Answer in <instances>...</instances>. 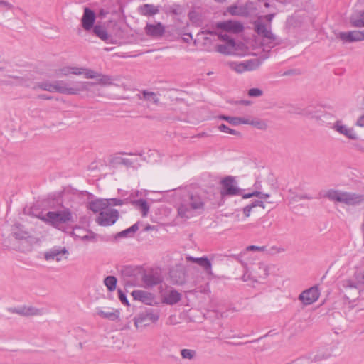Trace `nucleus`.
<instances>
[{"mask_svg":"<svg viewBox=\"0 0 364 364\" xmlns=\"http://www.w3.org/2000/svg\"><path fill=\"white\" fill-rule=\"evenodd\" d=\"M95 79L97 80V82H95L94 85H92L90 87L89 90H84L83 92H85V91L90 92L91 87L93 86H95L96 85H100L102 86H109V85H114L113 79L111 76L107 75H104L101 73H100L97 75V77H95ZM92 82L94 83V82Z\"/></svg>","mask_w":364,"mask_h":364,"instance_id":"nucleus-32","label":"nucleus"},{"mask_svg":"<svg viewBox=\"0 0 364 364\" xmlns=\"http://www.w3.org/2000/svg\"><path fill=\"white\" fill-rule=\"evenodd\" d=\"M119 217V213L116 209L108 208L98 214L95 221L101 226H110L116 223Z\"/></svg>","mask_w":364,"mask_h":364,"instance_id":"nucleus-10","label":"nucleus"},{"mask_svg":"<svg viewBox=\"0 0 364 364\" xmlns=\"http://www.w3.org/2000/svg\"><path fill=\"white\" fill-rule=\"evenodd\" d=\"M117 279L114 276H107L104 279V284L109 291H113L116 289Z\"/></svg>","mask_w":364,"mask_h":364,"instance_id":"nucleus-42","label":"nucleus"},{"mask_svg":"<svg viewBox=\"0 0 364 364\" xmlns=\"http://www.w3.org/2000/svg\"><path fill=\"white\" fill-rule=\"evenodd\" d=\"M329 356H330V354H324L323 353H318L317 354L314 355H310L309 357H311V358L313 359V364H314L316 362H318V361H321L323 360H326L328 358H329Z\"/></svg>","mask_w":364,"mask_h":364,"instance_id":"nucleus-47","label":"nucleus"},{"mask_svg":"<svg viewBox=\"0 0 364 364\" xmlns=\"http://www.w3.org/2000/svg\"><path fill=\"white\" fill-rule=\"evenodd\" d=\"M144 30L146 34L152 38L161 37L165 33V27L160 22L156 24L147 23Z\"/></svg>","mask_w":364,"mask_h":364,"instance_id":"nucleus-21","label":"nucleus"},{"mask_svg":"<svg viewBox=\"0 0 364 364\" xmlns=\"http://www.w3.org/2000/svg\"><path fill=\"white\" fill-rule=\"evenodd\" d=\"M159 316L160 314L158 310L146 309L134 317V326L137 328L148 326L151 323H156Z\"/></svg>","mask_w":364,"mask_h":364,"instance_id":"nucleus-8","label":"nucleus"},{"mask_svg":"<svg viewBox=\"0 0 364 364\" xmlns=\"http://www.w3.org/2000/svg\"><path fill=\"white\" fill-rule=\"evenodd\" d=\"M182 295L177 290L171 289L161 294V301L168 305H174L179 302Z\"/></svg>","mask_w":364,"mask_h":364,"instance_id":"nucleus-18","label":"nucleus"},{"mask_svg":"<svg viewBox=\"0 0 364 364\" xmlns=\"http://www.w3.org/2000/svg\"><path fill=\"white\" fill-rule=\"evenodd\" d=\"M262 63V60L259 58H252L248 60L244 61L245 71L255 70L259 68Z\"/></svg>","mask_w":364,"mask_h":364,"instance_id":"nucleus-36","label":"nucleus"},{"mask_svg":"<svg viewBox=\"0 0 364 364\" xmlns=\"http://www.w3.org/2000/svg\"><path fill=\"white\" fill-rule=\"evenodd\" d=\"M294 113L327 124L330 123V120L333 117L331 114L326 112L321 107L314 105L298 108Z\"/></svg>","mask_w":364,"mask_h":364,"instance_id":"nucleus-7","label":"nucleus"},{"mask_svg":"<svg viewBox=\"0 0 364 364\" xmlns=\"http://www.w3.org/2000/svg\"><path fill=\"white\" fill-rule=\"evenodd\" d=\"M228 65L232 70L236 71L238 73H242L245 71L244 62L237 63L230 61L228 63Z\"/></svg>","mask_w":364,"mask_h":364,"instance_id":"nucleus-43","label":"nucleus"},{"mask_svg":"<svg viewBox=\"0 0 364 364\" xmlns=\"http://www.w3.org/2000/svg\"><path fill=\"white\" fill-rule=\"evenodd\" d=\"M355 124L360 127H364V114L358 119Z\"/></svg>","mask_w":364,"mask_h":364,"instance_id":"nucleus-59","label":"nucleus"},{"mask_svg":"<svg viewBox=\"0 0 364 364\" xmlns=\"http://www.w3.org/2000/svg\"><path fill=\"white\" fill-rule=\"evenodd\" d=\"M68 254L69 252L66 247L55 246L45 252L44 258L47 261L55 260L60 262L63 259H68Z\"/></svg>","mask_w":364,"mask_h":364,"instance_id":"nucleus-12","label":"nucleus"},{"mask_svg":"<svg viewBox=\"0 0 364 364\" xmlns=\"http://www.w3.org/2000/svg\"><path fill=\"white\" fill-rule=\"evenodd\" d=\"M92 31L96 36L105 42H109L112 38L104 26L96 25L92 28Z\"/></svg>","mask_w":364,"mask_h":364,"instance_id":"nucleus-33","label":"nucleus"},{"mask_svg":"<svg viewBox=\"0 0 364 364\" xmlns=\"http://www.w3.org/2000/svg\"><path fill=\"white\" fill-rule=\"evenodd\" d=\"M253 196L258 197L260 200H255V201H252L250 204L246 205L243 208L242 212L243 214L245 215V217H249L250 215V213L253 208L256 207H262L263 209L265 208L264 202L261 200L262 199H267L269 198V194L268 193H263L259 191H254L252 193H245L242 195L243 198H250Z\"/></svg>","mask_w":364,"mask_h":364,"instance_id":"nucleus-9","label":"nucleus"},{"mask_svg":"<svg viewBox=\"0 0 364 364\" xmlns=\"http://www.w3.org/2000/svg\"><path fill=\"white\" fill-rule=\"evenodd\" d=\"M132 296L135 300H139L146 304H150V302L153 299L152 294L151 293L142 290L133 291Z\"/></svg>","mask_w":364,"mask_h":364,"instance_id":"nucleus-30","label":"nucleus"},{"mask_svg":"<svg viewBox=\"0 0 364 364\" xmlns=\"http://www.w3.org/2000/svg\"><path fill=\"white\" fill-rule=\"evenodd\" d=\"M207 198L199 193H182L177 205L178 215L185 220L201 215L205 208Z\"/></svg>","mask_w":364,"mask_h":364,"instance_id":"nucleus-2","label":"nucleus"},{"mask_svg":"<svg viewBox=\"0 0 364 364\" xmlns=\"http://www.w3.org/2000/svg\"><path fill=\"white\" fill-rule=\"evenodd\" d=\"M31 239L30 233L24 226L16 223L11 226V233L4 238L3 244L9 249L25 252L31 250Z\"/></svg>","mask_w":364,"mask_h":364,"instance_id":"nucleus-5","label":"nucleus"},{"mask_svg":"<svg viewBox=\"0 0 364 364\" xmlns=\"http://www.w3.org/2000/svg\"><path fill=\"white\" fill-rule=\"evenodd\" d=\"M196 264L200 266L206 272L210 274L212 264L210 261L205 257H199L196 260Z\"/></svg>","mask_w":364,"mask_h":364,"instance_id":"nucleus-39","label":"nucleus"},{"mask_svg":"<svg viewBox=\"0 0 364 364\" xmlns=\"http://www.w3.org/2000/svg\"><path fill=\"white\" fill-rule=\"evenodd\" d=\"M216 51L224 55H232L235 52V42L234 40H228V42L216 47Z\"/></svg>","mask_w":364,"mask_h":364,"instance_id":"nucleus-26","label":"nucleus"},{"mask_svg":"<svg viewBox=\"0 0 364 364\" xmlns=\"http://www.w3.org/2000/svg\"><path fill=\"white\" fill-rule=\"evenodd\" d=\"M12 313L17 314L30 316H41L44 314L43 309H37L31 306H23L16 308H13L9 310Z\"/></svg>","mask_w":364,"mask_h":364,"instance_id":"nucleus-16","label":"nucleus"},{"mask_svg":"<svg viewBox=\"0 0 364 364\" xmlns=\"http://www.w3.org/2000/svg\"><path fill=\"white\" fill-rule=\"evenodd\" d=\"M240 191L234 177L227 176L221 181L220 194L222 196L240 195Z\"/></svg>","mask_w":364,"mask_h":364,"instance_id":"nucleus-11","label":"nucleus"},{"mask_svg":"<svg viewBox=\"0 0 364 364\" xmlns=\"http://www.w3.org/2000/svg\"><path fill=\"white\" fill-rule=\"evenodd\" d=\"M298 198L300 199V200H303V199H308V200H311L313 198L307 194H303V195H300L298 196Z\"/></svg>","mask_w":364,"mask_h":364,"instance_id":"nucleus-62","label":"nucleus"},{"mask_svg":"<svg viewBox=\"0 0 364 364\" xmlns=\"http://www.w3.org/2000/svg\"><path fill=\"white\" fill-rule=\"evenodd\" d=\"M118 292H119V299L122 301V303L125 304H129V302H128L126 295L121 290H119Z\"/></svg>","mask_w":364,"mask_h":364,"instance_id":"nucleus-56","label":"nucleus"},{"mask_svg":"<svg viewBox=\"0 0 364 364\" xmlns=\"http://www.w3.org/2000/svg\"><path fill=\"white\" fill-rule=\"evenodd\" d=\"M111 200L112 201V203H109L110 205H120L122 204V200H120V199H117V198H112L111 199Z\"/></svg>","mask_w":364,"mask_h":364,"instance_id":"nucleus-60","label":"nucleus"},{"mask_svg":"<svg viewBox=\"0 0 364 364\" xmlns=\"http://www.w3.org/2000/svg\"><path fill=\"white\" fill-rule=\"evenodd\" d=\"M269 275V267L264 263L259 262L257 264V269L254 271L252 276L255 282L259 279H265Z\"/></svg>","mask_w":364,"mask_h":364,"instance_id":"nucleus-29","label":"nucleus"},{"mask_svg":"<svg viewBox=\"0 0 364 364\" xmlns=\"http://www.w3.org/2000/svg\"><path fill=\"white\" fill-rule=\"evenodd\" d=\"M41 220L53 227L60 230L63 224L73 223V213L69 208L62 210L49 211L46 215L40 217Z\"/></svg>","mask_w":364,"mask_h":364,"instance_id":"nucleus-6","label":"nucleus"},{"mask_svg":"<svg viewBox=\"0 0 364 364\" xmlns=\"http://www.w3.org/2000/svg\"><path fill=\"white\" fill-rule=\"evenodd\" d=\"M97 314L104 318H107L110 321H116L119 316V311L117 310L115 311H105L99 309L97 311Z\"/></svg>","mask_w":364,"mask_h":364,"instance_id":"nucleus-38","label":"nucleus"},{"mask_svg":"<svg viewBox=\"0 0 364 364\" xmlns=\"http://www.w3.org/2000/svg\"><path fill=\"white\" fill-rule=\"evenodd\" d=\"M138 96L140 100L151 102L155 105H159V95L156 92L143 90L141 92V95H138Z\"/></svg>","mask_w":364,"mask_h":364,"instance_id":"nucleus-34","label":"nucleus"},{"mask_svg":"<svg viewBox=\"0 0 364 364\" xmlns=\"http://www.w3.org/2000/svg\"><path fill=\"white\" fill-rule=\"evenodd\" d=\"M135 205L139 208L142 213V215L144 217L146 216L149 211V205H148V203L144 199H139L137 200H135L134 202Z\"/></svg>","mask_w":364,"mask_h":364,"instance_id":"nucleus-41","label":"nucleus"},{"mask_svg":"<svg viewBox=\"0 0 364 364\" xmlns=\"http://www.w3.org/2000/svg\"><path fill=\"white\" fill-rule=\"evenodd\" d=\"M10 78H12L15 80V82H9V81H1V85H21V86H25V87H31L32 82L26 78L25 77H18V76H13V75H9Z\"/></svg>","mask_w":364,"mask_h":364,"instance_id":"nucleus-27","label":"nucleus"},{"mask_svg":"<svg viewBox=\"0 0 364 364\" xmlns=\"http://www.w3.org/2000/svg\"><path fill=\"white\" fill-rule=\"evenodd\" d=\"M218 129L222 132L228 133L230 134H233V135H240V133L238 132L237 131L232 129L223 124H220L218 127Z\"/></svg>","mask_w":364,"mask_h":364,"instance_id":"nucleus-46","label":"nucleus"},{"mask_svg":"<svg viewBox=\"0 0 364 364\" xmlns=\"http://www.w3.org/2000/svg\"><path fill=\"white\" fill-rule=\"evenodd\" d=\"M337 38L344 43H353L364 40V31H351L348 32H340L336 36Z\"/></svg>","mask_w":364,"mask_h":364,"instance_id":"nucleus-14","label":"nucleus"},{"mask_svg":"<svg viewBox=\"0 0 364 364\" xmlns=\"http://www.w3.org/2000/svg\"><path fill=\"white\" fill-rule=\"evenodd\" d=\"M159 6H155L154 4H145L138 8V12L144 16H152L159 12Z\"/></svg>","mask_w":364,"mask_h":364,"instance_id":"nucleus-25","label":"nucleus"},{"mask_svg":"<svg viewBox=\"0 0 364 364\" xmlns=\"http://www.w3.org/2000/svg\"><path fill=\"white\" fill-rule=\"evenodd\" d=\"M94 84L88 82H77L71 86L63 80H56L52 82L46 81L37 83L33 88L64 95H78L84 90H89L90 87Z\"/></svg>","mask_w":364,"mask_h":364,"instance_id":"nucleus-4","label":"nucleus"},{"mask_svg":"<svg viewBox=\"0 0 364 364\" xmlns=\"http://www.w3.org/2000/svg\"><path fill=\"white\" fill-rule=\"evenodd\" d=\"M71 67H65L60 70V75L67 76L70 73Z\"/></svg>","mask_w":364,"mask_h":364,"instance_id":"nucleus-57","label":"nucleus"},{"mask_svg":"<svg viewBox=\"0 0 364 364\" xmlns=\"http://www.w3.org/2000/svg\"><path fill=\"white\" fill-rule=\"evenodd\" d=\"M95 20V14L94 11L89 8H85L82 18V26L83 28L85 31L91 30L94 27Z\"/></svg>","mask_w":364,"mask_h":364,"instance_id":"nucleus-23","label":"nucleus"},{"mask_svg":"<svg viewBox=\"0 0 364 364\" xmlns=\"http://www.w3.org/2000/svg\"><path fill=\"white\" fill-rule=\"evenodd\" d=\"M141 280L146 288H151L160 284L163 282V278L159 272H151L145 273L142 276Z\"/></svg>","mask_w":364,"mask_h":364,"instance_id":"nucleus-15","label":"nucleus"},{"mask_svg":"<svg viewBox=\"0 0 364 364\" xmlns=\"http://www.w3.org/2000/svg\"><path fill=\"white\" fill-rule=\"evenodd\" d=\"M112 163L114 166L122 165L127 168H129L133 166L135 161L128 158H124L122 156H114L112 160Z\"/></svg>","mask_w":364,"mask_h":364,"instance_id":"nucleus-35","label":"nucleus"},{"mask_svg":"<svg viewBox=\"0 0 364 364\" xmlns=\"http://www.w3.org/2000/svg\"><path fill=\"white\" fill-rule=\"evenodd\" d=\"M274 14H267L264 16V18L267 21H268L269 23H270L272 19L274 18Z\"/></svg>","mask_w":364,"mask_h":364,"instance_id":"nucleus-61","label":"nucleus"},{"mask_svg":"<svg viewBox=\"0 0 364 364\" xmlns=\"http://www.w3.org/2000/svg\"><path fill=\"white\" fill-rule=\"evenodd\" d=\"M285 252V249L282 247L272 246L268 250V253L270 255H275Z\"/></svg>","mask_w":364,"mask_h":364,"instance_id":"nucleus-50","label":"nucleus"},{"mask_svg":"<svg viewBox=\"0 0 364 364\" xmlns=\"http://www.w3.org/2000/svg\"><path fill=\"white\" fill-rule=\"evenodd\" d=\"M250 125L253 126L259 129H266L267 124L264 120L261 119H250Z\"/></svg>","mask_w":364,"mask_h":364,"instance_id":"nucleus-45","label":"nucleus"},{"mask_svg":"<svg viewBox=\"0 0 364 364\" xmlns=\"http://www.w3.org/2000/svg\"><path fill=\"white\" fill-rule=\"evenodd\" d=\"M139 230V225L137 223L134 224L130 228L118 232L116 237H132L134 233Z\"/></svg>","mask_w":364,"mask_h":364,"instance_id":"nucleus-37","label":"nucleus"},{"mask_svg":"<svg viewBox=\"0 0 364 364\" xmlns=\"http://www.w3.org/2000/svg\"><path fill=\"white\" fill-rule=\"evenodd\" d=\"M236 125L238 124H250V119L244 118V117H237Z\"/></svg>","mask_w":364,"mask_h":364,"instance_id":"nucleus-54","label":"nucleus"},{"mask_svg":"<svg viewBox=\"0 0 364 364\" xmlns=\"http://www.w3.org/2000/svg\"><path fill=\"white\" fill-rule=\"evenodd\" d=\"M324 193H325L323 196L327 198L333 202L343 203L344 191L329 189Z\"/></svg>","mask_w":364,"mask_h":364,"instance_id":"nucleus-31","label":"nucleus"},{"mask_svg":"<svg viewBox=\"0 0 364 364\" xmlns=\"http://www.w3.org/2000/svg\"><path fill=\"white\" fill-rule=\"evenodd\" d=\"M255 28L257 33L262 38L269 40V43L277 41V36L272 33L271 29L268 28L264 23L262 22H255Z\"/></svg>","mask_w":364,"mask_h":364,"instance_id":"nucleus-20","label":"nucleus"},{"mask_svg":"<svg viewBox=\"0 0 364 364\" xmlns=\"http://www.w3.org/2000/svg\"><path fill=\"white\" fill-rule=\"evenodd\" d=\"M220 118L224 120H226L230 124L235 126L236 125V121L237 117H228L225 115L220 116Z\"/></svg>","mask_w":364,"mask_h":364,"instance_id":"nucleus-51","label":"nucleus"},{"mask_svg":"<svg viewBox=\"0 0 364 364\" xmlns=\"http://www.w3.org/2000/svg\"><path fill=\"white\" fill-rule=\"evenodd\" d=\"M216 27L217 28L222 29L228 32H232L234 33H238L242 31L244 28L242 23L233 21L218 22L216 23Z\"/></svg>","mask_w":364,"mask_h":364,"instance_id":"nucleus-17","label":"nucleus"},{"mask_svg":"<svg viewBox=\"0 0 364 364\" xmlns=\"http://www.w3.org/2000/svg\"><path fill=\"white\" fill-rule=\"evenodd\" d=\"M350 23L355 28L364 27V10L354 12L350 17Z\"/></svg>","mask_w":364,"mask_h":364,"instance_id":"nucleus-28","label":"nucleus"},{"mask_svg":"<svg viewBox=\"0 0 364 364\" xmlns=\"http://www.w3.org/2000/svg\"><path fill=\"white\" fill-rule=\"evenodd\" d=\"M199 257H193L192 256H188L186 257V260L188 262H193L194 263H196V260L198 259Z\"/></svg>","mask_w":364,"mask_h":364,"instance_id":"nucleus-63","label":"nucleus"},{"mask_svg":"<svg viewBox=\"0 0 364 364\" xmlns=\"http://www.w3.org/2000/svg\"><path fill=\"white\" fill-rule=\"evenodd\" d=\"M84 71L83 68H77V67H71L70 68V73L79 75H82Z\"/></svg>","mask_w":364,"mask_h":364,"instance_id":"nucleus-52","label":"nucleus"},{"mask_svg":"<svg viewBox=\"0 0 364 364\" xmlns=\"http://www.w3.org/2000/svg\"><path fill=\"white\" fill-rule=\"evenodd\" d=\"M364 202V194L344 192L343 203L347 205H360Z\"/></svg>","mask_w":364,"mask_h":364,"instance_id":"nucleus-19","label":"nucleus"},{"mask_svg":"<svg viewBox=\"0 0 364 364\" xmlns=\"http://www.w3.org/2000/svg\"><path fill=\"white\" fill-rule=\"evenodd\" d=\"M197 353L195 350L192 349H182L181 350V355L183 359L192 360L196 358Z\"/></svg>","mask_w":364,"mask_h":364,"instance_id":"nucleus-44","label":"nucleus"},{"mask_svg":"<svg viewBox=\"0 0 364 364\" xmlns=\"http://www.w3.org/2000/svg\"><path fill=\"white\" fill-rule=\"evenodd\" d=\"M207 198L199 193H182L177 205L178 215L185 220L201 215L205 208Z\"/></svg>","mask_w":364,"mask_h":364,"instance_id":"nucleus-3","label":"nucleus"},{"mask_svg":"<svg viewBox=\"0 0 364 364\" xmlns=\"http://www.w3.org/2000/svg\"><path fill=\"white\" fill-rule=\"evenodd\" d=\"M207 198L199 193H182L177 205L178 215L185 220L201 215L205 208Z\"/></svg>","mask_w":364,"mask_h":364,"instance_id":"nucleus-1","label":"nucleus"},{"mask_svg":"<svg viewBox=\"0 0 364 364\" xmlns=\"http://www.w3.org/2000/svg\"><path fill=\"white\" fill-rule=\"evenodd\" d=\"M0 7H4L9 10L13 8V5L7 1L0 0Z\"/></svg>","mask_w":364,"mask_h":364,"instance_id":"nucleus-55","label":"nucleus"},{"mask_svg":"<svg viewBox=\"0 0 364 364\" xmlns=\"http://www.w3.org/2000/svg\"><path fill=\"white\" fill-rule=\"evenodd\" d=\"M320 296V292L316 286H314L306 290L303 291L299 296V300L304 305H310L316 301Z\"/></svg>","mask_w":364,"mask_h":364,"instance_id":"nucleus-13","label":"nucleus"},{"mask_svg":"<svg viewBox=\"0 0 364 364\" xmlns=\"http://www.w3.org/2000/svg\"><path fill=\"white\" fill-rule=\"evenodd\" d=\"M171 277L176 284L182 285L186 282L185 274L182 272H172Z\"/></svg>","mask_w":364,"mask_h":364,"instance_id":"nucleus-40","label":"nucleus"},{"mask_svg":"<svg viewBox=\"0 0 364 364\" xmlns=\"http://www.w3.org/2000/svg\"><path fill=\"white\" fill-rule=\"evenodd\" d=\"M250 97H257L263 95V91L259 88H251L247 92Z\"/></svg>","mask_w":364,"mask_h":364,"instance_id":"nucleus-49","label":"nucleus"},{"mask_svg":"<svg viewBox=\"0 0 364 364\" xmlns=\"http://www.w3.org/2000/svg\"><path fill=\"white\" fill-rule=\"evenodd\" d=\"M240 104L247 106L251 105V102L249 100H241L240 101Z\"/></svg>","mask_w":364,"mask_h":364,"instance_id":"nucleus-64","label":"nucleus"},{"mask_svg":"<svg viewBox=\"0 0 364 364\" xmlns=\"http://www.w3.org/2000/svg\"><path fill=\"white\" fill-rule=\"evenodd\" d=\"M333 129L338 132L339 134H343L350 139H358V135L352 128H348L346 125L341 124V121H336L333 126Z\"/></svg>","mask_w":364,"mask_h":364,"instance_id":"nucleus-22","label":"nucleus"},{"mask_svg":"<svg viewBox=\"0 0 364 364\" xmlns=\"http://www.w3.org/2000/svg\"><path fill=\"white\" fill-rule=\"evenodd\" d=\"M247 250L248 251H264V246H256V245H250L247 247Z\"/></svg>","mask_w":364,"mask_h":364,"instance_id":"nucleus-53","label":"nucleus"},{"mask_svg":"<svg viewBox=\"0 0 364 364\" xmlns=\"http://www.w3.org/2000/svg\"><path fill=\"white\" fill-rule=\"evenodd\" d=\"M99 73H98V72L94 71L90 69H87V68H84V71L82 73V74H84L85 77L87 79H95V77H97V75Z\"/></svg>","mask_w":364,"mask_h":364,"instance_id":"nucleus-48","label":"nucleus"},{"mask_svg":"<svg viewBox=\"0 0 364 364\" xmlns=\"http://www.w3.org/2000/svg\"><path fill=\"white\" fill-rule=\"evenodd\" d=\"M109 205L107 200L97 199L89 203V208L95 213H99L100 214L101 212L108 209Z\"/></svg>","mask_w":364,"mask_h":364,"instance_id":"nucleus-24","label":"nucleus"},{"mask_svg":"<svg viewBox=\"0 0 364 364\" xmlns=\"http://www.w3.org/2000/svg\"><path fill=\"white\" fill-rule=\"evenodd\" d=\"M218 38H219V39H220L221 41H225V43L228 42V40H233L232 38H230L228 34L220 33L218 35Z\"/></svg>","mask_w":364,"mask_h":364,"instance_id":"nucleus-58","label":"nucleus"}]
</instances>
